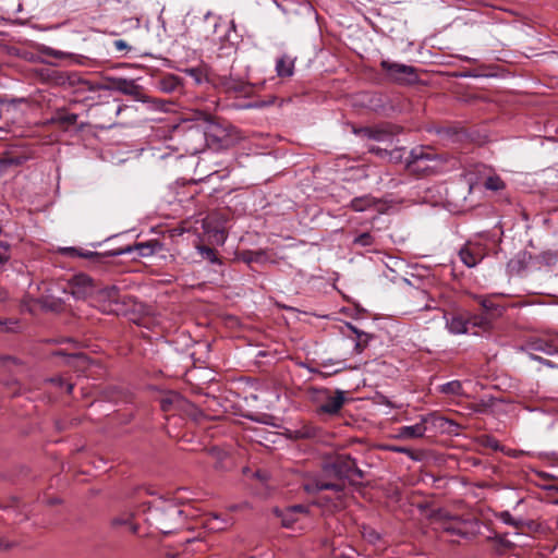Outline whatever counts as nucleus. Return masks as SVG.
Returning <instances> with one entry per match:
<instances>
[{
  "label": "nucleus",
  "instance_id": "f257e3e1",
  "mask_svg": "<svg viewBox=\"0 0 558 558\" xmlns=\"http://www.w3.org/2000/svg\"><path fill=\"white\" fill-rule=\"evenodd\" d=\"M326 473H333L338 481L328 482L323 478H315L304 484L307 493H316L322 490H332L338 496L344 488L343 478H353L354 476L362 478L363 472L356 466L355 460L348 454H339L332 461L325 465Z\"/></svg>",
  "mask_w": 558,
  "mask_h": 558
},
{
  "label": "nucleus",
  "instance_id": "f03ea898",
  "mask_svg": "<svg viewBox=\"0 0 558 558\" xmlns=\"http://www.w3.org/2000/svg\"><path fill=\"white\" fill-rule=\"evenodd\" d=\"M202 120L204 136L208 145L216 149L229 148L242 140L240 130L225 120L208 113H202Z\"/></svg>",
  "mask_w": 558,
  "mask_h": 558
},
{
  "label": "nucleus",
  "instance_id": "7ed1b4c3",
  "mask_svg": "<svg viewBox=\"0 0 558 558\" xmlns=\"http://www.w3.org/2000/svg\"><path fill=\"white\" fill-rule=\"evenodd\" d=\"M183 510L171 501H160L148 509L147 521L161 533H171L183 522Z\"/></svg>",
  "mask_w": 558,
  "mask_h": 558
},
{
  "label": "nucleus",
  "instance_id": "20e7f679",
  "mask_svg": "<svg viewBox=\"0 0 558 558\" xmlns=\"http://www.w3.org/2000/svg\"><path fill=\"white\" fill-rule=\"evenodd\" d=\"M69 83L71 85H81L82 89L89 90V92H96V90H107V89H114L118 90L124 95L132 96L134 99L140 101H146L143 96L142 87L135 83L134 80L129 78H113L110 77L108 81L111 83V85H105V84H97L94 85L90 82L83 80L77 74H71L69 75Z\"/></svg>",
  "mask_w": 558,
  "mask_h": 558
},
{
  "label": "nucleus",
  "instance_id": "39448f33",
  "mask_svg": "<svg viewBox=\"0 0 558 558\" xmlns=\"http://www.w3.org/2000/svg\"><path fill=\"white\" fill-rule=\"evenodd\" d=\"M439 166L438 155L432 148L417 146L411 149L405 158V169L415 174H429Z\"/></svg>",
  "mask_w": 558,
  "mask_h": 558
},
{
  "label": "nucleus",
  "instance_id": "423d86ee",
  "mask_svg": "<svg viewBox=\"0 0 558 558\" xmlns=\"http://www.w3.org/2000/svg\"><path fill=\"white\" fill-rule=\"evenodd\" d=\"M201 26L205 38L219 43L230 41L231 32L235 31L234 21L226 22L210 11L204 15Z\"/></svg>",
  "mask_w": 558,
  "mask_h": 558
},
{
  "label": "nucleus",
  "instance_id": "0eeeda50",
  "mask_svg": "<svg viewBox=\"0 0 558 558\" xmlns=\"http://www.w3.org/2000/svg\"><path fill=\"white\" fill-rule=\"evenodd\" d=\"M521 350L526 352L532 360L548 367H554V364L550 361L535 355L534 352H542L546 355L558 354V336L549 339L539 337L531 338L525 342Z\"/></svg>",
  "mask_w": 558,
  "mask_h": 558
},
{
  "label": "nucleus",
  "instance_id": "6e6552de",
  "mask_svg": "<svg viewBox=\"0 0 558 558\" xmlns=\"http://www.w3.org/2000/svg\"><path fill=\"white\" fill-rule=\"evenodd\" d=\"M429 422H438V426L444 428L445 424L454 425V423L450 420H446L444 417H435L432 414L422 415L420 421L414 425L400 426L396 430V435L393 436L396 439H417L423 438L427 432V424Z\"/></svg>",
  "mask_w": 558,
  "mask_h": 558
},
{
  "label": "nucleus",
  "instance_id": "1a4fd4ad",
  "mask_svg": "<svg viewBox=\"0 0 558 558\" xmlns=\"http://www.w3.org/2000/svg\"><path fill=\"white\" fill-rule=\"evenodd\" d=\"M381 69L385 71L389 80L399 84H411L417 80L415 69L411 65L383 60Z\"/></svg>",
  "mask_w": 558,
  "mask_h": 558
},
{
  "label": "nucleus",
  "instance_id": "9d476101",
  "mask_svg": "<svg viewBox=\"0 0 558 558\" xmlns=\"http://www.w3.org/2000/svg\"><path fill=\"white\" fill-rule=\"evenodd\" d=\"M316 401L319 403V413L333 415L337 414L344 404V392L341 390L332 392L328 389H320L317 390Z\"/></svg>",
  "mask_w": 558,
  "mask_h": 558
},
{
  "label": "nucleus",
  "instance_id": "9b49d317",
  "mask_svg": "<svg viewBox=\"0 0 558 558\" xmlns=\"http://www.w3.org/2000/svg\"><path fill=\"white\" fill-rule=\"evenodd\" d=\"M446 328L451 335H465L471 329V317L469 313H446Z\"/></svg>",
  "mask_w": 558,
  "mask_h": 558
},
{
  "label": "nucleus",
  "instance_id": "f8f14e48",
  "mask_svg": "<svg viewBox=\"0 0 558 558\" xmlns=\"http://www.w3.org/2000/svg\"><path fill=\"white\" fill-rule=\"evenodd\" d=\"M69 290L70 293L75 299H85L89 294L94 292V283L93 279L85 275V274H78L72 277V279L69 281Z\"/></svg>",
  "mask_w": 558,
  "mask_h": 558
},
{
  "label": "nucleus",
  "instance_id": "ddd939ff",
  "mask_svg": "<svg viewBox=\"0 0 558 558\" xmlns=\"http://www.w3.org/2000/svg\"><path fill=\"white\" fill-rule=\"evenodd\" d=\"M341 333L354 342V354H361L369 344L372 336L365 331L359 330L352 324L347 323L341 330Z\"/></svg>",
  "mask_w": 558,
  "mask_h": 558
},
{
  "label": "nucleus",
  "instance_id": "4468645a",
  "mask_svg": "<svg viewBox=\"0 0 558 558\" xmlns=\"http://www.w3.org/2000/svg\"><path fill=\"white\" fill-rule=\"evenodd\" d=\"M461 262L469 268L475 267L484 257L482 248L476 244L468 243L459 251Z\"/></svg>",
  "mask_w": 558,
  "mask_h": 558
},
{
  "label": "nucleus",
  "instance_id": "2eb2a0df",
  "mask_svg": "<svg viewBox=\"0 0 558 558\" xmlns=\"http://www.w3.org/2000/svg\"><path fill=\"white\" fill-rule=\"evenodd\" d=\"M133 251H136L140 256L147 257L155 253V244H153L151 242H141L135 244L134 246L129 245L124 248L112 252L111 255H125L132 253Z\"/></svg>",
  "mask_w": 558,
  "mask_h": 558
},
{
  "label": "nucleus",
  "instance_id": "dca6fc26",
  "mask_svg": "<svg viewBox=\"0 0 558 558\" xmlns=\"http://www.w3.org/2000/svg\"><path fill=\"white\" fill-rule=\"evenodd\" d=\"M362 132L369 140L392 144L393 135H392L391 132H389V131H387L385 129H380V128H376V129L366 128V129L362 130Z\"/></svg>",
  "mask_w": 558,
  "mask_h": 558
},
{
  "label": "nucleus",
  "instance_id": "f3484780",
  "mask_svg": "<svg viewBox=\"0 0 558 558\" xmlns=\"http://www.w3.org/2000/svg\"><path fill=\"white\" fill-rule=\"evenodd\" d=\"M502 295V293H495L488 296H476L475 299L486 312L501 315L505 312L506 307L494 303L493 298Z\"/></svg>",
  "mask_w": 558,
  "mask_h": 558
},
{
  "label": "nucleus",
  "instance_id": "a211bd4d",
  "mask_svg": "<svg viewBox=\"0 0 558 558\" xmlns=\"http://www.w3.org/2000/svg\"><path fill=\"white\" fill-rule=\"evenodd\" d=\"M376 206L377 201L371 195L355 197L350 203V207L357 213L366 211L368 209L375 208Z\"/></svg>",
  "mask_w": 558,
  "mask_h": 558
},
{
  "label": "nucleus",
  "instance_id": "6ab92c4d",
  "mask_svg": "<svg viewBox=\"0 0 558 558\" xmlns=\"http://www.w3.org/2000/svg\"><path fill=\"white\" fill-rule=\"evenodd\" d=\"M276 72L280 77H290L294 73V60L288 56L280 57L276 62Z\"/></svg>",
  "mask_w": 558,
  "mask_h": 558
},
{
  "label": "nucleus",
  "instance_id": "aec40b11",
  "mask_svg": "<svg viewBox=\"0 0 558 558\" xmlns=\"http://www.w3.org/2000/svg\"><path fill=\"white\" fill-rule=\"evenodd\" d=\"M439 391L445 395L460 396L462 395V384L459 380H451L440 385Z\"/></svg>",
  "mask_w": 558,
  "mask_h": 558
},
{
  "label": "nucleus",
  "instance_id": "412c9836",
  "mask_svg": "<svg viewBox=\"0 0 558 558\" xmlns=\"http://www.w3.org/2000/svg\"><path fill=\"white\" fill-rule=\"evenodd\" d=\"M184 73L197 85L208 81L207 73L201 68H190L184 70Z\"/></svg>",
  "mask_w": 558,
  "mask_h": 558
},
{
  "label": "nucleus",
  "instance_id": "4be33fe9",
  "mask_svg": "<svg viewBox=\"0 0 558 558\" xmlns=\"http://www.w3.org/2000/svg\"><path fill=\"white\" fill-rule=\"evenodd\" d=\"M196 250L201 254V256L204 259L208 260L210 264H220V259L218 258L215 250H213L211 247L205 245H197Z\"/></svg>",
  "mask_w": 558,
  "mask_h": 558
},
{
  "label": "nucleus",
  "instance_id": "5701e85b",
  "mask_svg": "<svg viewBox=\"0 0 558 558\" xmlns=\"http://www.w3.org/2000/svg\"><path fill=\"white\" fill-rule=\"evenodd\" d=\"M182 401L183 400L179 395L173 393L166 398H162L160 401V407H161L162 411L167 412V411H170L172 408L179 405Z\"/></svg>",
  "mask_w": 558,
  "mask_h": 558
},
{
  "label": "nucleus",
  "instance_id": "b1692460",
  "mask_svg": "<svg viewBox=\"0 0 558 558\" xmlns=\"http://www.w3.org/2000/svg\"><path fill=\"white\" fill-rule=\"evenodd\" d=\"M484 186L490 191H500L505 189L506 184L498 175H493L485 180Z\"/></svg>",
  "mask_w": 558,
  "mask_h": 558
},
{
  "label": "nucleus",
  "instance_id": "393cba45",
  "mask_svg": "<svg viewBox=\"0 0 558 558\" xmlns=\"http://www.w3.org/2000/svg\"><path fill=\"white\" fill-rule=\"evenodd\" d=\"M178 86H179V80L173 75H169V76L162 78L160 82V88L167 93H171V92L175 90L178 88Z\"/></svg>",
  "mask_w": 558,
  "mask_h": 558
},
{
  "label": "nucleus",
  "instance_id": "a878e982",
  "mask_svg": "<svg viewBox=\"0 0 558 558\" xmlns=\"http://www.w3.org/2000/svg\"><path fill=\"white\" fill-rule=\"evenodd\" d=\"M498 519L507 524V525H511V526H514V527H519L522 525L523 523V520L522 519H515L511 515V513L509 511H501L499 514H498Z\"/></svg>",
  "mask_w": 558,
  "mask_h": 558
},
{
  "label": "nucleus",
  "instance_id": "bb28decb",
  "mask_svg": "<svg viewBox=\"0 0 558 558\" xmlns=\"http://www.w3.org/2000/svg\"><path fill=\"white\" fill-rule=\"evenodd\" d=\"M386 449L389 450V451H392V452H397V453H404V454H407L413 461H418L420 460V457L417 454H415L414 451L411 450L408 447L389 445V446L386 447Z\"/></svg>",
  "mask_w": 558,
  "mask_h": 558
},
{
  "label": "nucleus",
  "instance_id": "cd10ccee",
  "mask_svg": "<svg viewBox=\"0 0 558 558\" xmlns=\"http://www.w3.org/2000/svg\"><path fill=\"white\" fill-rule=\"evenodd\" d=\"M77 118L76 113L61 112L57 116L56 121L62 125H73L76 123Z\"/></svg>",
  "mask_w": 558,
  "mask_h": 558
},
{
  "label": "nucleus",
  "instance_id": "c85d7f7f",
  "mask_svg": "<svg viewBox=\"0 0 558 558\" xmlns=\"http://www.w3.org/2000/svg\"><path fill=\"white\" fill-rule=\"evenodd\" d=\"M404 155H405V148L400 147V148H393L390 151L387 150L386 157H388V159L392 162H401V161H403V159L405 160Z\"/></svg>",
  "mask_w": 558,
  "mask_h": 558
},
{
  "label": "nucleus",
  "instance_id": "c756f323",
  "mask_svg": "<svg viewBox=\"0 0 558 558\" xmlns=\"http://www.w3.org/2000/svg\"><path fill=\"white\" fill-rule=\"evenodd\" d=\"M11 257V245L8 242L0 241V265H4Z\"/></svg>",
  "mask_w": 558,
  "mask_h": 558
},
{
  "label": "nucleus",
  "instance_id": "7c9ffc66",
  "mask_svg": "<svg viewBox=\"0 0 558 558\" xmlns=\"http://www.w3.org/2000/svg\"><path fill=\"white\" fill-rule=\"evenodd\" d=\"M354 243L360 246H371L374 244V236L371 233L365 232L356 236L354 239Z\"/></svg>",
  "mask_w": 558,
  "mask_h": 558
},
{
  "label": "nucleus",
  "instance_id": "2f4dec72",
  "mask_svg": "<svg viewBox=\"0 0 558 558\" xmlns=\"http://www.w3.org/2000/svg\"><path fill=\"white\" fill-rule=\"evenodd\" d=\"M223 86H225L226 90H228V92H235V93L243 92V83L231 80V78L226 80L223 82Z\"/></svg>",
  "mask_w": 558,
  "mask_h": 558
},
{
  "label": "nucleus",
  "instance_id": "473e14b6",
  "mask_svg": "<svg viewBox=\"0 0 558 558\" xmlns=\"http://www.w3.org/2000/svg\"><path fill=\"white\" fill-rule=\"evenodd\" d=\"M363 537L371 544H377L380 539V534L373 529H364Z\"/></svg>",
  "mask_w": 558,
  "mask_h": 558
},
{
  "label": "nucleus",
  "instance_id": "72a5a7b5",
  "mask_svg": "<svg viewBox=\"0 0 558 558\" xmlns=\"http://www.w3.org/2000/svg\"><path fill=\"white\" fill-rule=\"evenodd\" d=\"M279 517H281V523L286 527L292 526V524L298 520V517L294 514H287V509L280 513H278Z\"/></svg>",
  "mask_w": 558,
  "mask_h": 558
},
{
  "label": "nucleus",
  "instance_id": "f704fd0d",
  "mask_svg": "<svg viewBox=\"0 0 558 558\" xmlns=\"http://www.w3.org/2000/svg\"><path fill=\"white\" fill-rule=\"evenodd\" d=\"M308 508L303 505H294L287 508V514H305L307 512Z\"/></svg>",
  "mask_w": 558,
  "mask_h": 558
},
{
  "label": "nucleus",
  "instance_id": "c9c22d12",
  "mask_svg": "<svg viewBox=\"0 0 558 558\" xmlns=\"http://www.w3.org/2000/svg\"><path fill=\"white\" fill-rule=\"evenodd\" d=\"M50 383L59 386V387H64L65 388V391L68 393H71L72 390H73V385L72 384H69L66 381H64L61 377H53V378H50L49 379Z\"/></svg>",
  "mask_w": 558,
  "mask_h": 558
},
{
  "label": "nucleus",
  "instance_id": "e433bc0d",
  "mask_svg": "<svg viewBox=\"0 0 558 558\" xmlns=\"http://www.w3.org/2000/svg\"><path fill=\"white\" fill-rule=\"evenodd\" d=\"M483 445L485 447L492 448L495 451H498L501 449V446L497 439L494 437L486 436L483 440Z\"/></svg>",
  "mask_w": 558,
  "mask_h": 558
},
{
  "label": "nucleus",
  "instance_id": "4c0bfd02",
  "mask_svg": "<svg viewBox=\"0 0 558 558\" xmlns=\"http://www.w3.org/2000/svg\"><path fill=\"white\" fill-rule=\"evenodd\" d=\"M43 52L46 54V56H49V57H53V58H57V59H63L66 53L64 51H61V50H57L54 48H51V47H46Z\"/></svg>",
  "mask_w": 558,
  "mask_h": 558
},
{
  "label": "nucleus",
  "instance_id": "58836bf2",
  "mask_svg": "<svg viewBox=\"0 0 558 558\" xmlns=\"http://www.w3.org/2000/svg\"><path fill=\"white\" fill-rule=\"evenodd\" d=\"M470 317H471V327L484 328L486 326V324H487L486 318L483 317V316L471 315L470 314Z\"/></svg>",
  "mask_w": 558,
  "mask_h": 558
},
{
  "label": "nucleus",
  "instance_id": "ea45409f",
  "mask_svg": "<svg viewBox=\"0 0 558 558\" xmlns=\"http://www.w3.org/2000/svg\"><path fill=\"white\" fill-rule=\"evenodd\" d=\"M213 238L217 244H223L226 242L227 235L222 230L216 229L213 231Z\"/></svg>",
  "mask_w": 558,
  "mask_h": 558
},
{
  "label": "nucleus",
  "instance_id": "a19ab883",
  "mask_svg": "<svg viewBox=\"0 0 558 558\" xmlns=\"http://www.w3.org/2000/svg\"><path fill=\"white\" fill-rule=\"evenodd\" d=\"M124 24H126V28H140L141 26V20L138 17H131L123 21Z\"/></svg>",
  "mask_w": 558,
  "mask_h": 558
},
{
  "label": "nucleus",
  "instance_id": "79ce46f5",
  "mask_svg": "<svg viewBox=\"0 0 558 558\" xmlns=\"http://www.w3.org/2000/svg\"><path fill=\"white\" fill-rule=\"evenodd\" d=\"M113 46L118 51H123V50L130 51L131 50V47L128 45V43L122 39L114 40Z\"/></svg>",
  "mask_w": 558,
  "mask_h": 558
},
{
  "label": "nucleus",
  "instance_id": "37998d69",
  "mask_svg": "<svg viewBox=\"0 0 558 558\" xmlns=\"http://www.w3.org/2000/svg\"><path fill=\"white\" fill-rule=\"evenodd\" d=\"M368 151L372 153V154L381 156V157H386V154H387V149H383V148H380L378 146H375V145L368 146Z\"/></svg>",
  "mask_w": 558,
  "mask_h": 558
},
{
  "label": "nucleus",
  "instance_id": "c03bdc74",
  "mask_svg": "<svg viewBox=\"0 0 558 558\" xmlns=\"http://www.w3.org/2000/svg\"><path fill=\"white\" fill-rule=\"evenodd\" d=\"M61 253L64 254V255H68V256H77V253H78V250L76 247H63L61 248Z\"/></svg>",
  "mask_w": 558,
  "mask_h": 558
},
{
  "label": "nucleus",
  "instance_id": "a18cd8bd",
  "mask_svg": "<svg viewBox=\"0 0 558 558\" xmlns=\"http://www.w3.org/2000/svg\"><path fill=\"white\" fill-rule=\"evenodd\" d=\"M10 299V293L5 288L0 287V303L7 302Z\"/></svg>",
  "mask_w": 558,
  "mask_h": 558
},
{
  "label": "nucleus",
  "instance_id": "49530a36",
  "mask_svg": "<svg viewBox=\"0 0 558 558\" xmlns=\"http://www.w3.org/2000/svg\"><path fill=\"white\" fill-rule=\"evenodd\" d=\"M95 255H97V253L89 252V251H80L78 250V253H77L78 257H84V258H90V257H93Z\"/></svg>",
  "mask_w": 558,
  "mask_h": 558
},
{
  "label": "nucleus",
  "instance_id": "de8ad7c7",
  "mask_svg": "<svg viewBox=\"0 0 558 558\" xmlns=\"http://www.w3.org/2000/svg\"><path fill=\"white\" fill-rule=\"evenodd\" d=\"M129 523H130V518H125V519L116 518V519H113V524H116V525H126Z\"/></svg>",
  "mask_w": 558,
  "mask_h": 558
},
{
  "label": "nucleus",
  "instance_id": "09e8293b",
  "mask_svg": "<svg viewBox=\"0 0 558 558\" xmlns=\"http://www.w3.org/2000/svg\"><path fill=\"white\" fill-rule=\"evenodd\" d=\"M520 454H522V451H513L512 453H510L511 457L513 458H518Z\"/></svg>",
  "mask_w": 558,
  "mask_h": 558
},
{
  "label": "nucleus",
  "instance_id": "8fccbe9b",
  "mask_svg": "<svg viewBox=\"0 0 558 558\" xmlns=\"http://www.w3.org/2000/svg\"><path fill=\"white\" fill-rule=\"evenodd\" d=\"M417 295L425 298L426 293L425 291H416Z\"/></svg>",
  "mask_w": 558,
  "mask_h": 558
},
{
  "label": "nucleus",
  "instance_id": "3c124183",
  "mask_svg": "<svg viewBox=\"0 0 558 558\" xmlns=\"http://www.w3.org/2000/svg\"><path fill=\"white\" fill-rule=\"evenodd\" d=\"M225 527H226V524H225L223 522H222L221 524H218V525L216 526V529H218V530H222V529H225Z\"/></svg>",
  "mask_w": 558,
  "mask_h": 558
},
{
  "label": "nucleus",
  "instance_id": "603ef678",
  "mask_svg": "<svg viewBox=\"0 0 558 558\" xmlns=\"http://www.w3.org/2000/svg\"><path fill=\"white\" fill-rule=\"evenodd\" d=\"M121 110H122V108H121L120 106H119V107H117V109H116V114H119V113L121 112Z\"/></svg>",
  "mask_w": 558,
  "mask_h": 558
},
{
  "label": "nucleus",
  "instance_id": "864d4df0",
  "mask_svg": "<svg viewBox=\"0 0 558 558\" xmlns=\"http://www.w3.org/2000/svg\"><path fill=\"white\" fill-rule=\"evenodd\" d=\"M447 532L456 533V530L454 529H447Z\"/></svg>",
  "mask_w": 558,
  "mask_h": 558
},
{
  "label": "nucleus",
  "instance_id": "5fc2aeb1",
  "mask_svg": "<svg viewBox=\"0 0 558 558\" xmlns=\"http://www.w3.org/2000/svg\"><path fill=\"white\" fill-rule=\"evenodd\" d=\"M556 558H558V556Z\"/></svg>",
  "mask_w": 558,
  "mask_h": 558
}]
</instances>
